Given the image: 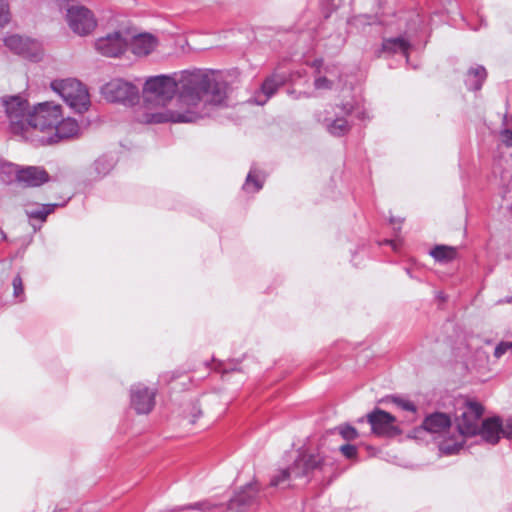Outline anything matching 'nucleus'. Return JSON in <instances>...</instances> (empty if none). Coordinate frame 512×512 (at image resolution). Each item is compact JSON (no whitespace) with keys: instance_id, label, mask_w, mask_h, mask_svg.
Returning <instances> with one entry per match:
<instances>
[{"instance_id":"obj_30","label":"nucleus","mask_w":512,"mask_h":512,"mask_svg":"<svg viewBox=\"0 0 512 512\" xmlns=\"http://www.w3.org/2000/svg\"><path fill=\"white\" fill-rule=\"evenodd\" d=\"M321 9L325 18H329L333 13H337L347 6L346 0H320Z\"/></svg>"},{"instance_id":"obj_15","label":"nucleus","mask_w":512,"mask_h":512,"mask_svg":"<svg viewBox=\"0 0 512 512\" xmlns=\"http://www.w3.org/2000/svg\"><path fill=\"white\" fill-rule=\"evenodd\" d=\"M365 421L370 424L371 431L377 435H388L396 430L394 426L396 418L392 414L379 408H375L365 417H361L357 420L358 423H364Z\"/></svg>"},{"instance_id":"obj_7","label":"nucleus","mask_w":512,"mask_h":512,"mask_svg":"<svg viewBox=\"0 0 512 512\" xmlns=\"http://www.w3.org/2000/svg\"><path fill=\"white\" fill-rule=\"evenodd\" d=\"M103 97L113 103L134 105L139 100L138 88L123 79H112L101 88Z\"/></svg>"},{"instance_id":"obj_44","label":"nucleus","mask_w":512,"mask_h":512,"mask_svg":"<svg viewBox=\"0 0 512 512\" xmlns=\"http://www.w3.org/2000/svg\"><path fill=\"white\" fill-rule=\"evenodd\" d=\"M337 70V67L335 65H326L323 67L322 71L326 74L332 75L334 71Z\"/></svg>"},{"instance_id":"obj_45","label":"nucleus","mask_w":512,"mask_h":512,"mask_svg":"<svg viewBox=\"0 0 512 512\" xmlns=\"http://www.w3.org/2000/svg\"><path fill=\"white\" fill-rule=\"evenodd\" d=\"M390 223H391L392 225H394V226H395V225H398L397 227H394V229H400L401 220H398V219H396V218H394V217H391V218H390Z\"/></svg>"},{"instance_id":"obj_19","label":"nucleus","mask_w":512,"mask_h":512,"mask_svg":"<svg viewBox=\"0 0 512 512\" xmlns=\"http://www.w3.org/2000/svg\"><path fill=\"white\" fill-rule=\"evenodd\" d=\"M128 37V49L136 56H147L158 45L154 34H131Z\"/></svg>"},{"instance_id":"obj_40","label":"nucleus","mask_w":512,"mask_h":512,"mask_svg":"<svg viewBox=\"0 0 512 512\" xmlns=\"http://www.w3.org/2000/svg\"><path fill=\"white\" fill-rule=\"evenodd\" d=\"M314 87L317 90H330L333 87V81L326 76H316L314 80Z\"/></svg>"},{"instance_id":"obj_43","label":"nucleus","mask_w":512,"mask_h":512,"mask_svg":"<svg viewBox=\"0 0 512 512\" xmlns=\"http://www.w3.org/2000/svg\"><path fill=\"white\" fill-rule=\"evenodd\" d=\"M310 66L315 69V72L317 75L320 74L323 69V59L317 58V59L313 60L310 64Z\"/></svg>"},{"instance_id":"obj_35","label":"nucleus","mask_w":512,"mask_h":512,"mask_svg":"<svg viewBox=\"0 0 512 512\" xmlns=\"http://www.w3.org/2000/svg\"><path fill=\"white\" fill-rule=\"evenodd\" d=\"M463 442L443 441L439 445L441 453L445 455H453L459 453L463 449Z\"/></svg>"},{"instance_id":"obj_33","label":"nucleus","mask_w":512,"mask_h":512,"mask_svg":"<svg viewBox=\"0 0 512 512\" xmlns=\"http://www.w3.org/2000/svg\"><path fill=\"white\" fill-rule=\"evenodd\" d=\"M14 303L21 304L26 301L24 284L21 276L17 274L12 280Z\"/></svg>"},{"instance_id":"obj_8","label":"nucleus","mask_w":512,"mask_h":512,"mask_svg":"<svg viewBox=\"0 0 512 512\" xmlns=\"http://www.w3.org/2000/svg\"><path fill=\"white\" fill-rule=\"evenodd\" d=\"M484 413V407L477 401H466L461 415L456 417V425L462 436L478 435L479 421Z\"/></svg>"},{"instance_id":"obj_23","label":"nucleus","mask_w":512,"mask_h":512,"mask_svg":"<svg viewBox=\"0 0 512 512\" xmlns=\"http://www.w3.org/2000/svg\"><path fill=\"white\" fill-rule=\"evenodd\" d=\"M450 426V417L442 412H435L426 416L422 423L423 429L433 434L445 432Z\"/></svg>"},{"instance_id":"obj_10","label":"nucleus","mask_w":512,"mask_h":512,"mask_svg":"<svg viewBox=\"0 0 512 512\" xmlns=\"http://www.w3.org/2000/svg\"><path fill=\"white\" fill-rule=\"evenodd\" d=\"M66 20L73 32H93L97 28L94 13L83 5H71L66 11Z\"/></svg>"},{"instance_id":"obj_25","label":"nucleus","mask_w":512,"mask_h":512,"mask_svg":"<svg viewBox=\"0 0 512 512\" xmlns=\"http://www.w3.org/2000/svg\"><path fill=\"white\" fill-rule=\"evenodd\" d=\"M383 21L377 13L375 14H358L347 19V24L350 29L365 30L366 28L375 29L382 25Z\"/></svg>"},{"instance_id":"obj_14","label":"nucleus","mask_w":512,"mask_h":512,"mask_svg":"<svg viewBox=\"0 0 512 512\" xmlns=\"http://www.w3.org/2000/svg\"><path fill=\"white\" fill-rule=\"evenodd\" d=\"M260 500L259 487L256 483H248L238 491L228 502V512H244L257 505Z\"/></svg>"},{"instance_id":"obj_5","label":"nucleus","mask_w":512,"mask_h":512,"mask_svg":"<svg viewBox=\"0 0 512 512\" xmlns=\"http://www.w3.org/2000/svg\"><path fill=\"white\" fill-rule=\"evenodd\" d=\"M3 43L15 55L35 62L41 60L42 44L38 39L28 34H7L3 38Z\"/></svg>"},{"instance_id":"obj_12","label":"nucleus","mask_w":512,"mask_h":512,"mask_svg":"<svg viewBox=\"0 0 512 512\" xmlns=\"http://www.w3.org/2000/svg\"><path fill=\"white\" fill-rule=\"evenodd\" d=\"M322 112L335 119L353 120V118H356L364 121L367 118L364 106L353 98L342 100L340 103L329 104Z\"/></svg>"},{"instance_id":"obj_47","label":"nucleus","mask_w":512,"mask_h":512,"mask_svg":"<svg viewBox=\"0 0 512 512\" xmlns=\"http://www.w3.org/2000/svg\"><path fill=\"white\" fill-rule=\"evenodd\" d=\"M289 94L292 95L295 99H298L302 93H296L295 91H289Z\"/></svg>"},{"instance_id":"obj_38","label":"nucleus","mask_w":512,"mask_h":512,"mask_svg":"<svg viewBox=\"0 0 512 512\" xmlns=\"http://www.w3.org/2000/svg\"><path fill=\"white\" fill-rule=\"evenodd\" d=\"M338 450L342 453V455L349 460L357 458L358 450L355 445L350 443L342 444L338 447Z\"/></svg>"},{"instance_id":"obj_18","label":"nucleus","mask_w":512,"mask_h":512,"mask_svg":"<svg viewBox=\"0 0 512 512\" xmlns=\"http://www.w3.org/2000/svg\"><path fill=\"white\" fill-rule=\"evenodd\" d=\"M317 121L325 131L334 137H342L348 134L353 126V120L335 119L320 111L316 115Z\"/></svg>"},{"instance_id":"obj_26","label":"nucleus","mask_w":512,"mask_h":512,"mask_svg":"<svg viewBox=\"0 0 512 512\" xmlns=\"http://www.w3.org/2000/svg\"><path fill=\"white\" fill-rule=\"evenodd\" d=\"M266 175L263 170L252 166L247 174L243 190L247 193H255L262 189Z\"/></svg>"},{"instance_id":"obj_27","label":"nucleus","mask_w":512,"mask_h":512,"mask_svg":"<svg viewBox=\"0 0 512 512\" xmlns=\"http://www.w3.org/2000/svg\"><path fill=\"white\" fill-rule=\"evenodd\" d=\"M436 262L446 264L453 261L457 256V248L448 245H435L429 252Z\"/></svg>"},{"instance_id":"obj_11","label":"nucleus","mask_w":512,"mask_h":512,"mask_svg":"<svg viewBox=\"0 0 512 512\" xmlns=\"http://www.w3.org/2000/svg\"><path fill=\"white\" fill-rule=\"evenodd\" d=\"M3 170L14 173L19 183L26 187H39L50 180L47 171L39 166L19 167L18 165L8 164L3 166Z\"/></svg>"},{"instance_id":"obj_50","label":"nucleus","mask_w":512,"mask_h":512,"mask_svg":"<svg viewBox=\"0 0 512 512\" xmlns=\"http://www.w3.org/2000/svg\"><path fill=\"white\" fill-rule=\"evenodd\" d=\"M123 32L130 33V32H137V30L129 27V28H126Z\"/></svg>"},{"instance_id":"obj_16","label":"nucleus","mask_w":512,"mask_h":512,"mask_svg":"<svg viewBox=\"0 0 512 512\" xmlns=\"http://www.w3.org/2000/svg\"><path fill=\"white\" fill-rule=\"evenodd\" d=\"M287 76L283 73H273L265 78L261 87L250 98V102L256 105L266 104L271 97H273L281 86L285 84Z\"/></svg>"},{"instance_id":"obj_46","label":"nucleus","mask_w":512,"mask_h":512,"mask_svg":"<svg viewBox=\"0 0 512 512\" xmlns=\"http://www.w3.org/2000/svg\"><path fill=\"white\" fill-rule=\"evenodd\" d=\"M385 243L386 244H389L393 250H397L398 249V246L396 244V242L394 240H385Z\"/></svg>"},{"instance_id":"obj_51","label":"nucleus","mask_w":512,"mask_h":512,"mask_svg":"<svg viewBox=\"0 0 512 512\" xmlns=\"http://www.w3.org/2000/svg\"><path fill=\"white\" fill-rule=\"evenodd\" d=\"M416 17H417V21H418V22H420V21H421V20H420V15H419V14H417V15H416Z\"/></svg>"},{"instance_id":"obj_4","label":"nucleus","mask_w":512,"mask_h":512,"mask_svg":"<svg viewBox=\"0 0 512 512\" xmlns=\"http://www.w3.org/2000/svg\"><path fill=\"white\" fill-rule=\"evenodd\" d=\"M0 109L5 112L13 133L23 134L29 130L32 111L26 99L19 95L2 97L0 98Z\"/></svg>"},{"instance_id":"obj_37","label":"nucleus","mask_w":512,"mask_h":512,"mask_svg":"<svg viewBox=\"0 0 512 512\" xmlns=\"http://www.w3.org/2000/svg\"><path fill=\"white\" fill-rule=\"evenodd\" d=\"M11 20L9 5L7 0H0V28H4Z\"/></svg>"},{"instance_id":"obj_20","label":"nucleus","mask_w":512,"mask_h":512,"mask_svg":"<svg viewBox=\"0 0 512 512\" xmlns=\"http://www.w3.org/2000/svg\"><path fill=\"white\" fill-rule=\"evenodd\" d=\"M412 48L413 46L403 36H398L395 38L385 39L381 47L375 50V55L377 57H382L399 53L405 57L406 62L409 64V51Z\"/></svg>"},{"instance_id":"obj_2","label":"nucleus","mask_w":512,"mask_h":512,"mask_svg":"<svg viewBox=\"0 0 512 512\" xmlns=\"http://www.w3.org/2000/svg\"><path fill=\"white\" fill-rule=\"evenodd\" d=\"M334 472V462L331 458L316 454L299 453L293 464L287 469L280 470L270 480L271 487L285 488L291 480L305 479V483L312 479L323 481Z\"/></svg>"},{"instance_id":"obj_42","label":"nucleus","mask_w":512,"mask_h":512,"mask_svg":"<svg viewBox=\"0 0 512 512\" xmlns=\"http://www.w3.org/2000/svg\"><path fill=\"white\" fill-rule=\"evenodd\" d=\"M501 436L512 439V418L507 419L505 424L502 423Z\"/></svg>"},{"instance_id":"obj_32","label":"nucleus","mask_w":512,"mask_h":512,"mask_svg":"<svg viewBox=\"0 0 512 512\" xmlns=\"http://www.w3.org/2000/svg\"><path fill=\"white\" fill-rule=\"evenodd\" d=\"M344 43L345 39L342 34H329L325 43L327 54L334 55L338 53Z\"/></svg>"},{"instance_id":"obj_6","label":"nucleus","mask_w":512,"mask_h":512,"mask_svg":"<svg viewBox=\"0 0 512 512\" xmlns=\"http://www.w3.org/2000/svg\"><path fill=\"white\" fill-rule=\"evenodd\" d=\"M61 106L49 102L39 103L30 114L29 129L51 134L61 118Z\"/></svg>"},{"instance_id":"obj_31","label":"nucleus","mask_w":512,"mask_h":512,"mask_svg":"<svg viewBox=\"0 0 512 512\" xmlns=\"http://www.w3.org/2000/svg\"><path fill=\"white\" fill-rule=\"evenodd\" d=\"M502 125L503 128L499 132L500 140L507 147H512V116L505 114Z\"/></svg>"},{"instance_id":"obj_48","label":"nucleus","mask_w":512,"mask_h":512,"mask_svg":"<svg viewBox=\"0 0 512 512\" xmlns=\"http://www.w3.org/2000/svg\"><path fill=\"white\" fill-rule=\"evenodd\" d=\"M415 25H416V21H413V24H409V25H408V29H409V30H414V29H416V26H415Z\"/></svg>"},{"instance_id":"obj_52","label":"nucleus","mask_w":512,"mask_h":512,"mask_svg":"<svg viewBox=\"0 0 512 512\" xmlns=\"http://www.w3.org/2000/svg\"><path fill=\"white\" fill-rule=\"evenodd\" d=\"M509 512H512V505L508 507Z\"/></svg>"},{"instance_id":"obj_39","label":"nucleus","mask_w":512,"mask_h":512,"mask_svg":"<svg viewBox=\"0 0 512 512\" xmlns=\"http://www.w3.org/2000/svg\"><path fill=\"white\" fill-rule=\"evenodd\" d=\"M510 352L512 354V341H501L494 349V357L500 359L505 353Z\"/></svg>"},{"instance_id":"obj_41","label":"nucleus","mask_w":512,"mask_h":512,"mask_svg":"<svg viewBox=\"0 0 512 512\" xmlns=\"http://www.w3.org/2000/svg\"><path fill=\"white\" fill-rule=\"evenodd\" d=\"M201 415L202 411L198 403H192L189 409V415L187 416L189 418V423L194 424L196 422V419Z\"/></svg>"},{"instance_id":"obj_3","label":"nucleus","mask_w":512,"mask_h":512,"mask_svg":"<svg viewBox=\"0 0 512 512\" xmlns=\"http://www.w3.org/2000/svg\"><path fill=\"white\" fill-rule=\"evenodd\" d=\"M51 88L75 112L82 114L90 107V95L84 84L74 78L54 80Z\"/></svg>"},{"instance_id":"obj_21","label":"nucleus","mask_w":512,"mask_h":512,"mask_svg":"<svg viewBox=\"0 0 512 512\" xmlns=\"http://www.w3.org/2000/svg\"><path fill=\"white\" fill-rule=\"evenodd\" d=\"M502 419L499 416L486 418L482 421L478 435L491 444L496 445L501 439Z\"/></svg>"},{"instance_id":"obj_34","label":"nucleus","mask_w":512,"mask_h":512,"mask_svg":"<svg viewBox=\"0 0 512 512\" xmlns=\"http://www.w3.org/2000/svg\"><path fill=\"white\" fill-rule=\"evenodd\" d=\"M214 508H218V505L215 503H212L210 501H202L199 503H195L193 505H188L181 508H175L172 511H180V510H189V511H195V512H208L211 511Z\"/></svg>"},{"instance_id":"obj_17","label":"nucleus","mask_w":512,"mask_h":512,"mask_svg":"<svg viewBox=\"0 0 512 512\" xmlns=\"http://www.w3.org/2000/svg\"><path fill=\"white\" fill-rule=\"evenodd\" d=\"M80 131L78 122L70 117L58 119L53 132L47 137H42L41 142L44 144H56L64 139H70L78 135Z\"/></svg>"},{"instance_id":"obj_36","label":"nucleus","mask_w":512,"mask_h":512,"mask_svg":"<svg viewBox=\"0 0 512 512\" xmlns=\"http://www.w3.org/2000/svg\"><path fill=\"white\" fill-rule=\"evenodd\" d=\"M391 401L397 405L402 410L409 411L413 414L417 412V407L415 404L409 400L400 398V397H391Z\"/></svg>"},{"instance_id":"obj_28","label":"nucleus","mask_w":512,"mask_h":512,"mask_svg":"<svg viewBox=\"0 0 512 512\" xmlns=\"http://www.w3.org/2000/svg\"><path fill=\"white\" fill-rule=\"evenodd\" d=\"M114 165L115 160L112 156L102 155L94 161L91 173L94 174L95 179H100L106 176L113 169Z\"/></svg>"},{"instance_id":"obj_13","label":"nucleus","mask_w":512,"mask_h":512,"mask_svg":"<svg viewBox=\"0 0 512 512\" xmlns=\"http://www.w3.org/2000/svg\"><path fill=\"white\" fill-rule=\"evenodd\" d=\"M131 34H105L95 42V49L102 56L117 58L128 50V37Z\"/></svg>"},{"instance_id":"obj_9","label":"nucleus","mask_w":512,"mask_h":512,"mask_svg":"<svg viewBox=\"0 0 512 512\" xmlns=\"http://www.w3.org/2000/svg\"><path fill=\"white\" fill-rule=\"evenodd\" d=\"M157 388L136 383L130 387V407L139 415L149 414L156 404Z\"/></svg>"},{"instance_id":"obj_22","label":"nucleus","mask_w":512,"mask_h":512,"mask_svg":"<svg viewBox=\"0 0 512 512\" xmlns=\"http://www.w3.org/2000/svg\"><path fill=\"white\" fill-rule=\"evenodd\" d=\"M487 78V70L483 65L471 66L465 76L464 84L469 91H479L482 89Z\"/></svg>"},{"instance_id":"obj_1","label":"nucleus","mask_w":512,"mask_h":512,"mask_svg":"<svg viewBox=\"0 0 512 512\" xmlns=\"http://www.w3.org/2000/svg\"><path fill=\"white\" fill-rule=\"evenodd\" d=\"M172 75L149 77L143 87L145 101L155 100L165 105L171 101L176 92L175 109L165 112L146 114V123H193L209 117L213 107L221 105L226 98V83L219 80L214 70H184Z\"/></svg>"},{"instance_id":"obj_29","label":"nucleus","mask_w":512,"mask_h":512,"mask_svg":"<svg viewBox=\"0 0 512 512\" xmlns=\"http://www.w3.org/2000/svg\"><path fill=\"white\" fill-rule=\"evenodd\" d=\"M336 433L348 443L359 437L358 430L349 423L340 424L327 432L329 435H334Z\"/></svg>"},{"instance_id":"obj_49","label":"nucleus","mask_w":512,"mask_h":512,"mask_svg":"<svg viewBox=\"0 0 512 512\" xmlns=\"http://www.w3.org/2000/svg\"><path fill=\"white\" fill-rule=\"evenodd\" d=\"M406 273L408 274V276H409L410 278H413V279L415 278V277L413 276V274H412V272H411V270H410L409 268H406Z\"/></svg>"},{"instance_id":"obj_24","label":"nucleus","mask_w":512,"mask_h":512,"mask_svg":"<svg viewBox=\"0 0 512 512\" xmlns=\"http://www.w3.org/2000/svg\"><path fill=\"white\" fill-rule=\"evenodd\" d=\"M59 206L61 205L57 203H27L25 205L24 211L30 220H36L40 223H43L46 221L47 217L52 214Z\"/></svg>"}]
</instances>
